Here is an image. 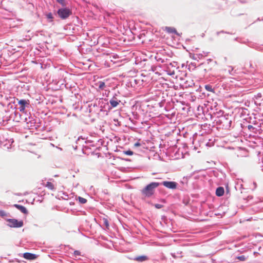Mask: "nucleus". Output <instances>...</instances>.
<instances>
[{"label": "nucleus", "mask_w": 263, "mask_h": 263, "mask_svg": "<svg viewBox=\"0 0 263 263\" xmlns=\"http://www.w3.org/2000/svg\"><path fill=\"white\" fill-rule=\"evenodd\" d=\"M159 184L160 183L158 182L151 183L141 190L142 194L147 197L152 196L154 194L155 189L157 188Z\"/></svg>", "instance_id": "f257e3e1"}, {"label": "nucleus", "mask_w": 263, "mask_h": 263, "mask_svg": "<svg viewBox=\"0 0 263 263\" xmlns=\"http://www.w3.org/2000/svg\"><path fill=\"white\" fill-rule=\"evenodd\" d=\"M58 16L62 19L68 18L72 14L71 11L67 8L59 9L57 11Z\"/></svg>", "instance_id": "f03ea898"}, {"label": "nucleus", "mask_w": 263, "mask_h": 263, "mask_svg": "<svg viewBox=\"0 0 263 263\" xmlns=\"http://www.w3.org/2000/svg\"><path fill=\"white\" fill-rule=\"evenodd\" d=\"M7 221L8 222V226L11 228H20L23 226L22 220L18 221L15 219H8Z\"/></svg>", "instance_id": "7ed1b4c3"}, {"label": "nucleus", "mask_w": 263, "mask_h": 263, "mask_svg": "<svg viewBox=\"0 0 263 263\" xmlns=\"http://www.w3.org/2000/svg\"><path fill=\"white\" fill-rule=\"evenodd\" d=\"M162 184L166 187L170 189H176L177 183L174 181H163Z\"/></svg>", "instance_id": "20e7f679"}, {"label": "nucleus", "mask_w": 263, "mask_h": 263, "mask_svg": "<svg viewBox=\"0 0 263 263\" xmlns=\"http://www.w3.org/2000/svg\"><path fill=\"white\" fill-rule=\"evenodd\" d=\"M23 257L26 259L32 260L36 259L37 255L33 253L26 252L23 254Z\"/></svg>", "instance_id": "39448f33"}, {"label": "nucleus", "mask_w": 263, "mask_h": 263, "mask_svg": "<svg viewBox=\"0 0 263 263\" xmlns=\"http://www.w3.org/2000/svg\"><path fill=\"white\" fill-rule=\"evenodd\" d=\"M132 259L138 262H143L148 260V257L146 255H141L136 256Z\"/></svg>", "instance_id": "423d86ee"}, {"label": "nucleus", "mask_w": 263, "mask_h": 263, "mask_svg": "<svg viewBox=\"0 0 263 263\" xmlns=\"http://www.w3.org/2000/svg\"><path fill=\"white\" fill-rule=\"evenodd\" d=\"M120 102L121 101L115 97H114L109 101L110 104L112 107H116L117 106Z\"/></svg>", "instance_id": "0eeeda50"}, {"label": "nucleus", "mask_w": 263, "mask_h": 263, "mask_svg": "<svg viewBox=\"0 0 263 263\" xmlns=\"http://www.w3.org/2000/svg\"><path fill=\"white\" fill-rule=\"evenodd\" d=\"M18 103L21 105L20 107V111H24L25 108V105L28 104V101L25 100H20L18 101Z\"/></svg>", "instance_id": "6e6552de"}, {"label": "nucleus", "mask_w": 263, "mask_h": 263, "mask_svg": "<svg viewBox=\"0 0 263 263\" xmlns=\"http://www.w3.org/2000/svg\"><path fill=\"white\" fill-rule=\"evenodd\" d=\"M14 206L19 210L23 213L25 214H28V211L25 206L17 204H15Z\"/></svg>", "instance_id": "1a4fd4ad"}, {"label": "nucleus", "mask_w": 263, "mask_h": 263, "mask_svg": "<svg viewBox=\"0 0 263 263\" xmlns=\"http://www.w3.org/2000/svg\"><path fill=\"white\" fill-rule=\"evenodd\" d=\"M224 194V189L222 187H219L216 189V195L217 196H221Z\"/></svg>", "instance_id": "9d476101"}, {"label": "nucleus", "mask_w": 263, "mask_h": 263, "mask_svg": "<svg viewBox=\"0 0 263 263\" xmlns=\"http://www.w3.org/2000/svg\"><path fill=\"white\" fill-rule=\"evenodd\" d=\"M164 30L166 31L167 32L170 33H177V31L175 28L171 27H165L164 28Z\"/></svg>", "instance_id": "9b49d317"}, {"label": "nucleus", "mask_w": 263, "mask_h": 263, "mask_svg": "<svg viewBox=\"0 0 263 263\" xmlns=\"http://www.w3.org/2000/svg\"><path fill=\"white\" fill-rule=\"evenodd\" d=\"M45 186L50 190L53 191L55 190L54 185L51 182H47Z\"/></svg>", "instance_id": "f8f14e48"}, {"label": "nucleus", "mask_w": 263, "mask_h": 263, "mask_svg": "<svg viewBox=\"0 0 263 263\" xmlns=\"http://www.w3.org/2000/svg\"><path fill=\"white\" fill-rule=\"evenodd\" d=\"M105 87V84L104 82L100 81L98 82V87L100 89H104Z\"/></svg>", "instance_id": "ddd939ff"}, {"label": "nucleus", "mask_w": 263, "mask_h": 263, "mask_svg": "<svg viewBox=\"0 0 263 263\" xmlns=\"http://www.w3.org/2000/svg\"><path fill=\"white\" fill-rule=\"evenodd\" d=\"M205 89L208 91H210V92H214V90L212 88V87L211 85H206L205 86Z\"/></svg>", "instance_id": "4468645a"}, {"label": "nucleus", "mask_w": 263, "mask_h": 263, "mask_svg": "<svg viewBox=\"0 0 263 263\" xmlns=\"http://www.w3.org/2000/svg\"><path fill=\"white\" fill-rule=\"evenodd\" d=\"M103 223L105 226L106 228L108 229L109 224L108 220L106 218H103Z\"/></svg>", "instance_id": "2eb2a0df"}, {"label": "nucleus", "mask_w": 263, "mask_h": 263, "mask_svg": "<svg viewBox=\"0 0 263 263\" xmlns=\"http://www.w3.org/2000/svg\"><path fill=\"white\" fill-rule=\"evenodd\" d=\"M46 15V17L48 20H50V22L53 21V15L51 13H48Z\"/></svg>", "instance_id": "dca6fc26"}, {"label": "nucleus", "mask_w": 263, "mask_h": 263, "mask_svg": "<svg viewBox=\"0 0 263 263\" xmlns=\"http://www.w3.org/2000/svg\"><path fill=\"white\" fill-rule=\"evenodd\" d=\"M78 200L80 203H82V204L85 203L87 202V200L85 198H84L81 197H78Z\"/></svg>", "instance_id": "f3484780"}, {"label": "nucleus", "mask_w": 263, "mask_h": 263, "mask_svg": "<svg viewBox=\"0 0 263 263\" xmlns=\"http://www.w3.org/2000/svg\"><path fill=\"white\" fill-rule=\"evenodd\" d=\"M247 257H246L245 255H241L240 256L236 257V258L239 259L240 261H245L247 259Z\"/></svg>", "instance_id": "a211bd4d"}, {"label": "nucleus", "mask_w": 263, "mask_h": 263, "mask_svg": "<svg viewBox=\"0 0 263 263\" xmlns=\"http://www.w3.org/2000/svg\"><path fill=\"white\" fill-rule=\"evenodd\" d=\"M123 153L126 155L132 156L133 155V152L130 150L124 151Z\"/></svg>", "instance_id": "6ab92c4d"}, {"label": "nucleus", "mask_w": 263, "mask_h": 263, "mask_svg": "<svg viewBox=\"0 0 263 263\" xmlns=\"http://www.w3.org/2000/svg\"><path fill=\"white\" fill-rule=\"evenodd\" d=\"M7 216V214L3 210L0 211V216L2 217H5V216Z\"/></svg>", "instance_id": "aec40b11"}, {"label": "nucleus", "mask_w": 263, "mask_h": 263, "mask_svg": "<svg viewBox=\"0 0 263 263\" xmlns=\"http://www.w3.org/2000/svg\"><path fill=\"white\" fill-rule=\"evenodd\" d=\"M57 2L61 4L63 6H65L66 5V3L65 0H57Z\"/></svg>", "instance_id": "412c9836"}, {"label": "nucleus", "mask_w": 263, "mask_h": 263, "mask_svg": "<svg viewBox=\"0 0 263 263\" xmlns=\"http://www.w3.org/2000/svg\"><path fill=\"white\" fill-rule=\"evenodd\" d=\"M74 255L77 257V256H80L81 255V252L79 251H75L73 253Z\"/></svg>", "instance_id": "4be33fe9"}, {"label": "nucleus", "mask_w": 263, "mask_h": 263, "mask_svg": "<svg viewBox=\"0 0 263 263\" xmlns=\"http://www.w3.org/2000/svg\"><path fill=\"white\" fill-rule=\"evenodd\" d=\"M155 206L157 208V209H160L162 207V205L161 204H155Z\"/></svg>", "instance_id": "5701e85b"}, {"label": "nucleus", "mask_w": 263, "mask_h": 263, "mask_svg": "<svg viewBox=\"0 0 263 263\" xmlns=\"http://www.w3.org/2000/svg\"><path fill=\"white\" fill-rule=\"evenodd\" d=\"M140 143H139V142H137V143H135V144H134V146H136V147H138V146H140Z\"/></svg>", "instance_id": "b1692460"}, {"label": "nucleus", "mask_w": 263, "mask_h": 263, "mask_svg": "<svg viewBox=\"0 0 263 263\" xmlns=\"http://www.w3.org/2000/svg\"><path fill=\"white\" fill-rule=\"evenodd\" d=\"M224 34V32H218L217 33V35H220L221 34Z\"/></svg>", "instance_id": "393cba45"}]
</instances>
